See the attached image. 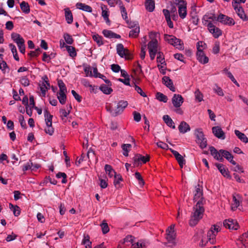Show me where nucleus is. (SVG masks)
Returning <instances> with one entry per match:
<instances>
[{
    "label": "nucleus",
    "mask_w": 248,
    "mask_h": 248,
    "mask_svg": "<svg viewBox=\"0 0 248 248\" xmlns=\"http://www.w3.org/2000/svg\"><path fill=\"white\" fill-rule=\"evenodd\" d=\"M195 135L197 138V143L200 145L201 148H205L207 146V140L204 137L203 132L200 130H197L195 132Z\"/></svg>",
    "instance_id": "39448f33"
},
{
    "label": "nucleus",
    "mask_w": 248,
    "mask_h": 248,
    "mask_svg": "<svg viewBox=\"0 0 248 248\" xmlns=\"http://www.w3.org/2000/svg\"><path fill=\"white\" fill-rule=\"evenodd\" d=\"M66 92H59L57 93V98L60 102V103L63 105L65 103L66 100V95L65 93Z\"/></svg>",
    "instance_id": "473e14b6"
},
{
    "label": "nucleus",
    "mask_w": 248,
    "mask_h": 248,
    "mask_svg": "<svg viewBox=\"0 0 248 248\" xmlns=\"http://www.w3.org/2000/svg\"><path fill=\"white\" fill-rule=\"evenodd\" d=\"M123 181L122 176L120 174H115L114 176L113 184L117 188L120 187V182Z\"/></svg>",
    "instance_id": "c9c22d12"
},
{
    "label": "nucleus",
    "mask_w": 248,
    "mask_h": 248,
    "mask_svg": "<svg viewBox=\"0 0 248 248\" xmlns=\"http://www.w3.org/2000/svg\"><path fill=\"white\" fill-rule=\"evenodd\" d=\"M180 133H185L190 130V126L185 121H182L178 126Z\"/></svg>",
    "instance_id": "4be33fe9"
},
{
    "label": "nucleus",
    "mask_w": 248,
    "mask_h": 248,
    "mask_svg": "<svg viewBox=\"0 0 248 248\" xmlns=\"http://www.w3.org/2000/svg\"><path fill=\"white\" fill-rule=\"evenodd\" d=\"M45 132L49 135H52L54 133V128L52 127V125H46V127L45 129Z\"/></svg>",
    "instance_id": "0e129e2a"
},
{
    "label": "nucleus",
    "mask_w": 248,
    "mask_h": 248,
    "mask_svg": "<svg viewBox=\"0 0 248 248\" xmlns=\"http://www.w3.org/2000/svg\"><path fill=\"white\" fill-rule=\"evenodd\" d=\"M128 25L129 28L136 29L137 27H140L137 21H129L128 20L126 21Z\"/></svg>",
    "instance_id": "052dcab7"
},
{
    "label": "nucleus",
    "mask_w": 248,
    "mask_h": 248,
    "mask_svg": "<svg viewBox=\"0 0 248 248\" xmlns=\"http://www.w3.org/2000/svg\"><path fill=\"white\" fill-rule=\"evenodd\" d=\"M20 7L22 11L25 14H28L30 13V6L27 2H25V1H22L20 4Z\"/></svg>",
    "instance_id": "72a5a7b5"
},
{
    "label": "nucleus",
    "mask_w": 248,
    "mask_h": 248,
    "mask_svg": "<svg viewBox=\"0 0 248 248\" xmlns=\"http://www.w3.org/2000/svg\"><path fill=\"white\" fill-rule=\"evenodd\" d=\"M162 82L168 88H169L170 91L173 92H175V88L173 86V82L169 77L164 76L162 78Z\"/></svg>",
    "instance_id": "dca6fc26"
},
{
    "label": "nucleus",
    "mask_w": 248,
    "mask_h": 248,
    "mask_svg": "<svg viewBox=\"0 0 248 248\" xmlns=\"http://www.w3.org/2000/svg\"><path fill=\"white\" fill-rule=\"evenodd\" d=\"M100 226L103 234H106L109 232V228L106 220L103 221L102 223L100 224Z\"/></svg>",
    "instance_id": "a18cd8bd"
},
{
    "label": "nucleus",
    "mask_w": 248,
    "mask_h": 248,
    "mask_svg": "<svg viewBox=\"0 0 248 248\" xmlns=\"http://www.w3.org/2000/svg\"><path fill=\"white\" fill-rule=\"evenodd\" d=\"M218 22L229 26L233 25L235 24L233 18L221 14L218 15Z\"/></svg>",
    "instance_id": "0eeeda50"
},
{
    "label": "nucleus",
    "mask_w": 248,
    "mask_h": 248,
    "mask_svg": "<svg viewBox=\"0 0 248 248\" xmlns=\"http://www.w3.org/2000/svg\"><path fill=\"white\" fill-rule=\"evenodd\" d=\"M226 135L222 129L218 126V139L223 140L225 139Z\"/></svg>",
    "instance_id": "13d9d810"
},
{
    "label": "nucleus",
    "mask_w": 248,
    "mask_h": 248,
    "mask_svg": "<svg viewBox=\"0 0 248 248\" xmlns=\"http://www.w3.org/2000/svg\"><path fill=\"white\" fill-rule=\"evenodd\" d=\"M234 133L238 138L242 142L247 143L248 142V138L243 133L240 132L238 130H234Z\"/></svg>",
    "instance_id": "7c9ffc66"
},
{
    "label": "nucleus",
    "mask_w": 248,
    "mask_h": 248,
    "mask_svg": "<svg viewBox=\"0 0 248 248\" xmlns=\"http://www.w3.org/2000/svg\"><path fill=\"white\" fill-rule=\"evenodd\" d=\"M106 108L107 111L109 112L111 115L113 117H115L121 113L117 106L113 107V105L110 103L106 104Z\"/></svg>",
    "instance_id": "9d476101"
},
{
    "label": "nucleus",
    "mask_w": 248,
    "mask_h": 248,
    "mask_svg": "<svg viewBox=\"0 0 248 248\" xmlns=\"http://www.w3.org/2000/svg\"><path fill=\"white\" fill-rule=\"evenodd\" d=\"M102 33L103 34L105 37L110 39H120L121 38V36L119 34H116L110 30H104L102 31Z\"/></svg>",
    "instance_id": "a211bd4d"
},
{
    "label": "nucleus",
    "mask_w": 248,
    "mask_h": 248,
    "mask_svg": "<svg viewBox=\"0 0 248 248\" xmlns=\"http://www.w3.org/2000/svg\"><path fill=\"white\" fill-rule=\"evenodd\" d=\"M232 6L239 17L243 20H245V19L247 18V16L245 14L244 10L241 4L233 5Z\"/></svg>",
    "instance_id": "4468645a"
},
{
    "label": "nucleus",
    "mask_w": 248,
    "mask_h": 248,
    "mask_svg": "<svg viewBox=\"0 0 248 248\" xmlns=\"http://www.w3.org/2000/svg\"><path fill=\"white\" fill-rule=\"evenodd\" d=\"M156 62L158 63H160L161 64H165L166 65L163 53L160 51L157 53Z\"/></svg>",
    "instance_id": "37998d69"
},
{
    "label": "nucleus",
    "mask_w": 248,
    "mask_h": 248,
    "mask_svg": "<svg viewBox=\"0 0 248 248\" xmlns=\"http://www.w3.org/2000/svg\"><path fill=\"white\" fill-rule=\"evenodd\" d=\"M51 55H52V53L50 55H47L46 52H44L42 58L43 61L49 62L50 60L52 59Z\"/></svg>",
    "instance_id": "69168bd1"
},
{
    "label": "nucleus",
    "mask_w": 248,
    "mask_h": 248,
    "mask_svg": "<svg viewBox=\"0 0 248 248\" xmlns=\"http://www.w3.org/2000/svg\"><path fill=\"white\" fill-rule=\"evenodd\" d=\"M65 19L68 24H71L73 20V15L69 8L64 9Z\"/></svg>",
    "instance_id": "c756f323"
},
{
    "label": "nucleus",
    "mask_w": 248,
    "mask_h": 248,
    "mask_svg": "<svg viewBox=\"0 0 248 248\" xmlns=\"http://www.w3.org/2000/svg\"><path fill=\"white\" fill-rule=\"evenodd\" d=\"M164 39L168 43L173 45L175 41L180 42V39L177 38L175 36L171 35L165 34Z\"/></svg>",
    "instance_id": "5701e85b"
},
{
    "label": "nucleus",
    "mask_w": 248,
    "mask_h": 248,
    "mask_svg": "<svg viewBox=\"0 0 248 248\" xmlns=\"http://www.w3.org/2000/svg\"><path fill=\"white\" fill-rule=\"evenodd\" d=\"M135 178L139 181V183L140 186H143L144 184V180L141 176V174L139 172H136L135 173Z\"/></svg>",
    "instance_id": "3c124183"
},
{
    "label": "nucleus",
    "mask_w": 248,
    "mask_h": 248,
    "mask_svg": "<svg viewBox=\"0 0 248 248\" xmlns=\"http://www.w3.org/2000/svg\"><path fill=\"white\" fill-rule=\"evenodd\" d=\"M223 157L225 158L232 164H236V162L233 160V157L232 154L226 150L221 149L218 151V160L222 161L223 160Z\"/></svg>",
    "instance_id": "7ed1b4c3"
},
{
    "label": "nucleus",
    "mask_w": 248,
    "mask_h": 248,
    "mask_svg": "<svg viewBox=\"0 0 248 248\" xmlns=\"http://www.w3.org/2000/svg\"><path fill=\"white\" fill-rule=\"evenodd\" d=\"M105 170L106 171V173L108 175V176L111 178L115 175V174H117L115 171L113 169L111 166L106 164L105 166Z\"/></svg>",
    "instance_id": "bb28decb"
},
{
    "label": "nucleus",
    "mask_w": 248,
    "mask_h": 248,
    "mask_svg": "<svg viewBox=\"0 0 248 248\" xmlns=\"http://www.w3.org/2000/svg\"><path fill=\"white\" fill-rule=\"evenodd\" d=\"M140 33V27H137L136 29L131 30L129 33V36L132 38H136Z\"/></svg>",
    "instance_id": "ea45409f"
},
{
    "label": "nucleus",
    "mask_w": 248,
    "mask_h": 248,
    "mask_svg": "<svg viewBox=\"0 0 248 248\" xmlns=\"http://www.w3.org/2000/svg\"><path fill=\"white\" fill-rule=\"evenodd\" d=\"M108 86H107L105 84L101 85L99 89L104 93L106 94H110L113 90L111 88L108 87Z\"/></svg>",
    "instance_id": "f704fd0d"
},
{
    "label": "nucleus",
    "mask_w": 248,
    "mask_h": 248,
    "mask_svg": "<svg viewBox=\"0 0 248 248\" xmlns=\"http://www.w3.org/2000/svg\"><path fill=\"white\" fill-rule=\"evenodd\" d=\"M66 50L70 57L74 58L77 56L76 48L71 46H66Z\"/></svg>",
    "instance_id": "4c0bfd02"
},
{
    "label": "nucleus",
    "mask_w": 248,
    "mask_h": 248,
    "mask_svg": "<svg viewBox=\"0 0 248 248\" xmlns=\"http://www.w3.org/2000/svg\"><path fill=\"white\" fill-rule=\"evenodd\" d=\"M174 226L171 225L167 230L166 239L169 243H171L172 244L171 246V247L175 246L176 245V243L174 241L176 233L174 232Z\"/></svg>",
    "instance_id": "423d86ee"
},
{
    "label": "nucleus",
    "mask_w": 248,
    "mask_h": 248,
    "mask_svg": "<svg viewBox=\"0 0 248 248\" xmlns=\"http://www.w3.org/2000/svg\"><path fill=\"white\" fill-rule=\"evenodd\" d=\"M241 199V197L239 194L233 195L231 206L232 210H235L239 206Z\"/></svg>",
    "instance_id": "f3484780"
},
{
    "label": "nucleus",
    "mask_w": 248,
    "mask_h": 248,
    "mask_svg": "<svg viewBox=\"0 0 248 248\" xmlns=\"http://www.w3.org/2000/svg\"><path fill=\"white\" fill-rule=\"evenodd\" d=\"M207 237L209 242L211 244H215L216 242V234L213 230V227L208 231Z\"/></svg>",
    "instance_id": "aec40b11"
},
{
    "label": "nucleus",
    "mask_w": 248,
    "mask_h": 248,
    "mask_svg": "<svg viewBox=\"0 0 248 248\" xmlns=\"http://www.w3.org/2000/svg\"><path fill=\"white\" fill-rule=\"evenodd\" d=\"M218 170L221 172L222 175L227 178H231V176L228 169L223 165L218 164Z\"/></svg>",
    "instance_id": "6ab92c4d"
},
{
    "label": "nucleus",
    "mask_w": 248,
    "mask_h": 248,
    "mask_svg": "<svg viewBox=\"0 0 248 248\" xmlns=\"http://www.w3.org/2000/svg\"><path fill=\"white\" fill-rule=\"evenodd\" d=\"M76 6L78 9L85 12H92V7L89 5L85 4V3L78 2L76 4Z\"/></svg>",
    "instance_id": "b1692460"
},
{
    "label": "nucleus",
    "mask_w": 248,
    "mask_h": 248,
    "mask_svg": "<svg viewBox=\"0 0 248 248\" xmlns=\"http://www.w3.org/2000/svg\"><path fill=\"white\" fill-rule=\"evenodd\" d=\"M63 37L66 43L69 45H72L74 42V39L72 36L68 33H64Z\"/></svg>",
    "instance_id": "c03bdc74"
},
{
    "label": "nucleus",
    "mask_w": 248,
    "mask_h": 248,
    "mask_svg": "<svg viewBox=\"0 0 248 248\" xmlns=\"http://www.w3.org/2000/svg\"><path fill=\"white\" fill-rule=\"evenodd\" d=\"M202 44V42L199 41L197 43V60L202 64H205L208 62V58L206 57L204 52L202 51V49L200 48V45L201 46Z\"/></svg>",
    "instance_id": "20e7f679"
},
{
    "label": "nucleus",
    "mask_w": 248,
    "mask_h": 248,
    "mask_svg": "<svg viewBox=\"0 0 248 248\" xmlns=\"http://www.w3.org/2000/svg\"><path fill=\"white\" fill-rule=\"evenodd\" d=\"M156 144L158 147H159L161 149H165V150H168V149L170 150L168 144H167L166 143H164L162 141H159V142H157Z\"/></svg>",
    "instance_id": "338daca9"
},
{
    "label": "nucleus",
    "mask_w": 248,
    "mask_h": 248,
    "mask_svg": "<svg viewBox=\"0 0 248 248\" xmlns=\"http://www.w3.org/2000/svg\"><path fill=\"white\" fill-rule=\"evenodd\" d=\"M120 9L122 14V16L123 18L126 21L128 20V16L126 9L124 5L120 6Z\"/></svg>",
    "instance_id": "603ef678"
},
{
    "label": "nucleus",
    "mask_w": 248,
    "mask_h": 248,
    "mask_svg": "<svg viewBox=\"0 0 248 248\" xmlns=\"http://www.w3.org/2000/svg\"><path fill=\"white\" fill-rule=\"evenodd\" d=\"M58 85L60 88L59 92H67V89L65 85L62 80L59 79L58 80Z\"/></svg>",
    "instance_id": "09e8293b"
},
{
    "label": "nucleus",
    "mask_w": 248,
    "mask_h": 248,
    "mask_svg": "<svg viewBox=\"0 0 248 248\" xmlns=\"http://www.w3.org/2000/svg\"><path fill=\"white\" fill-rule=\"evenodd\" d=\"M127 105V102L124 100L120 101L117 104V106H118V108L120 110L121 113Z\"/></svg>",
    "instance_id": "a19ab883"
},
{
    "label": "nucleus",
    "mask_w": 248,
    "mask_h": 248,
    "mask_svg": "<svg viewBox=\"0 0 248 248\" xmlns=\"http://www.w3.org/2000/svg\"><path fill=\"white\" fill-rule=\"evenodd\" d=\"M146 246V243L143 241H139L132 244L133 248H144Z\"/></svg>",
    "instance_id": "49530a36"
},
{
    "label": "nucleus",
    "mask_w": 248,
    "mask_h": 248,
    "mask_svg": "<svg viewBox=\"0 0 248 248\" xmlns=\"http://www.w3.org/2000/svg\"><path fill=\"white\" fill-rule=\"evenodd\" d=\"M111 69L115 73H118L121 69L120 66L117 64H111Z\"/></svg>",
    "instance_id": "774afa93"
},
{
    "label": "nucleus",
    "mask_w": 248,
    "mask_h": 248,
    "mask_svg": "<svg viewBox=\"0 0 248 248\" xmlns=\"http://www.w3.org/2000/svg\"><path fill=\"white\" fill-rule=\"evenodd\" d=\"M9 47L11 49V51L13 54L14 58L16 60L19 61V57L18 56L17 52L16 46L13 44H10L9 45Z\"/></svg>",
    "instance_id": "58836bf2"
},
{
    "label": "nucleus",
    "mask_w": 248,
    "mask_h": 248,
    "mask_svg": "<svg viewBox=\"0 0 248 248\" xmlns=\"http://www.w3.org/2000/svg\"><path fill=\"white\" fill-rule=\"evenodd\" d=\"M155 97L158 101L164 103H166L168 100L167 96L160 92L156 93Z\"/></svg>",
    "instance_id": "e433bc0d"
},
{
    "label": "nucleus",
    "mask_w": 248,
    "mask_h": 248,
    "mask_svg": "<svg viewBox=\"0 0 248 248\" xmlns=\"http://www.w3.org/2000/svg\"><path fill=\"white\" fill-rule=\"evenodd\" d=\"M193 193L194 194L193 200L203 197V188L202 186L200 184L196 186Z\"/></svg>",
    "instance_id": "2eb2a0df"
},
{
    "label": "nucleus",
    "mask_w": 248,
    "mask_h": 248,
    "mask_svg": "<svg viewBox=\"0 0 248 248\" xmlns=\"http://www.w3.org/2000/svg\"><path fill=\"white\" fill-rule=\"evenodd\" d=\"M205 208H199L197 207H193V211L191 213L189 224L193 227L198 224L199 221L202 218Z\"/></svg>",
    "instance_id": "f03ea898"
},
{
    "label": "nucleus",
    "mask_w": 248,
    "mask_h": 248,
    "mask_svg": "<svg viewBox=\"0 0 248 248\" xmlns=\"http://www.w3.org/2000/svg\"><path fill=\"white\" fill-rule=\"evenodd\" d=\"M42 52L40 48L36 49L34 51H31L29 55L31 57H37Z\"/></svg>",
    "instance_id": "8fccbe9b"
},
{
    "label": "nucleus",
    "mask_w": 248,
    "mask_h": 248,
    "mask_svg": "<svg viewBox=\"0 0 248 248\" xmlns=\"http://www.w3.org/2000/svg\"><path fill=\"white\" fill-rule=\"evenodd\" d=\"M131 147V145L130 144H124L122 146V148L124 150L123 155L125 156L128 155L129 148Z\"/></svg>",
    "instance_id": "de8ad7c7"
},
{
    "label": "nucleus",
    "mask_w": 248,
    "mask_h": 248,
    "mask_svg": "<svg viewBox=\"0 0 248 248\" xmlns=\"http://www.w3.org/2000/svg\"><path fill=\"white\" fill-rule=\"evenodd\" d=\"M195 96L196 100L199 102H201L203 99V95L200 91L199 89H197L195 92Z\"/></svg>",
    "instance_id": "864d4df0"
},
{
    "label": "nucleus",
    "mask_w": 248,
    "mask_h": 248,
    "mask_svg": "<svg viewBox=\"0 0 248 248\" xmlns=\"http://www.w3.org/2000/svg\"><path fill=\"white\" fill-rule=\"evenodd\" d=\"M90 239V236L88 234H84L81 243L85 246V248H92V242Z\"/></svg>",
    "instance_id": "393cba45"
},
{
    "label": "nucleus",
    "mask_w": 248,
    "mask_h": 248,
    "mask_svg": "<svg viewBox=\"0 0 248 248\" xmlns=\"http://www.w3.org/2000/svg\"><path fill=\"white\" fill-rule=\"evenodd\" d=\"M132 159L134 165L135 166H138L140 164V161H141L144 164L149 161L150 156L149 155H147L146 156H144L140 154H136Z\"/></svg>",
    "instance_id": "1a4fd4ad"
},
{
    "label": "nucleus",
    "mask_w": 248,
    "mask_h": 248,
    "mask_svg": "<svg viewBox=\"0 0 248 248\" xmlns=\"http://www.w3.org/2000/svg\"><path fill=\"white\" fill-rule=\"evenodd\" d=\"M93 39L95 42H96L98 46H101L104 44L102 41L103 37L98 34H94L93 35Z\"/></svg>",
    "instance_id": "79ce46f5"
},
{
    "label": "nucleus",
    "mask_w": 248,
    "mask_h": 248,
    "mask_svg": "<svg viewBox=\"0 0 248 248\" xmlns=\"http://www.w3.org/2000/svg\"><path fill=\"white\" fill-rule=\"evenodd\" d=\"M173 46L180 50L184 49V48L183 43L181 39H180V42L175 41Z\"/></svg>",
    "instance_id": "e2e57ef3"
},
{
    "label": "nucleus",
    "mask_w": 248,
    "mask_h": 248,
    "mask_svg": "<svg viewBox=\"0 0 248 248\" xmlns=\"http://www.w3.org/2000/svg\"><path fill=\"white\" fill-rule=\"evenodd\" d=\"M163 119L166 124L173 129L175 128L174 123L171 118L168 115H165L163 117Z\"/></svg>",
    "instance_id": "a878e982"
},
{
    "label": "nucleus",
    "mask_w": 248,
    "mask_h": 248,
    "mask_svg": "<svg viewBox=\"0 0 248 248\" xmlns=\"http://www.w3.org/2000/svg\"><path fill=\"white\" fill-rule=\"evenodd\" d=\"M145 6L148 11L152 12L155 9V1L153 0H146L145 2Z\"/></svg>",
    "instance_id": "c85d7f7f"
},
{
    "label": "nucleus",
    "mask_w": 248,
    "mask_h": 248,
    "mask_svg": "<svg viewBox=\"0 0 248 248\" xmlns=\"http://www.w3.org/2000/svg\"><path fill=\"white\" fill-rule=\"evenodd\" d=\"M149 51H157V41L156 39L150 41L148 45Z\"/></svg>",
    "instance_id": "cd10ccee"
},
{
    "label": "nucleus",
    "mask_w": 248,
    "mask_h": 248,
    "mask_svg": "<svg viewBox=\"0 0 248 248\" xmlns=\"http://www.w3.org/2000/svg\"><path fill=\"white\" fill-rule=\"evenodd\" d=\"M184 99L180 94H174L172 98V103L175 108L180 107L183 104Z\"/></svg>",
    "instance_id": "ddd939ff"
},
{
    "label": "nucleus",
    "mask_w": 248,
    "mask_h": 248,
    "mask_svg": "<svg viewBox=\"0 0 248 248\" xmlns=\"http://www.w3.org/2000/svg\"><path fill=\"white\" fill-rule=\"evenodd\" d=\"M191 17L192 23L197 25L199 22V18L196 12H192L191 13Z\"/></svg>",
    "instance_id": "5fc2aeb1"
},
{
    "label": "nucleus",
    "mask_w": 248,
    "mask_h": 248,
    "mask_svg": "<svg viewBox=\"0 0 248 248\" xmlns=\"http://www.w3.org/2000/svg\"><path fill=\"white\" fill-rule=\"evenodd\" d=\"M32 166H33L32 162L30 160L29 162H28L26 164H25L22 168L23 171H25L26 170H28L30 169L31 170Z\"/></svg>",
    "instance_id": "680f3d73"
},
{
    "label": "nucleus",
    "mask_w": 248,
    "mask_h": 248,
    "mask_svg": "<svg viewBox=\"0 0 248 248\" xmlns=\"http://www.w3.org/2000/svg\"><path fill=\"white\" fill-rule=\"evenodd\" d=\"M19 122L21 125V126L24 128L26 129L27 127L26 123L24 120V117L23 115H20L19 116Z\"/></svg>",
    "instance_id": "bf43d9fd"
},
{
    "label": "nucleus",
    "mask_w": 248,
    "mask_h": 248,
    "mask_svg": "<svg viewBox=\"0 0 248 248\" xmlns=\"http://www.w3.org/2000/svg\"><path fill=\"white\" fill-rule=\"evenodd\" d=\"M193 201L195 202H196V204L194 205V206L197 207L199 208H204V206L206 203V201L203 196L199 199L194 200Z\"/></svg>",
    "instance_id": "412c9836"
},
{
    "label": "nucleus",
    "mask_w": 248,
    "mask_h": 248,
    "mask_svg": "<svg viewBox=\"0 0 248 248\" xmlns=\"http://www.w3.org/2000/svg\"><path fill=\"white\" fill-rule=\"evenodd\" d=\"M202 22L207 25L209 31L213 34L215 38H217V31H216V25L217 24V17L215 14L208 13L204 15L202 19Z\"/></svg>",
    "instance_id": "f257e3e1"
},
{
    "label": "nucleus",
    "mask_w": 248,
    "mask_h": 248,
    "mask_svg": "<svg viewBox=\"0 0 248 248\" xmlns=\"http://www.w3.org/2000/svg\"><path fill=\"white\" fill-rule=\"evenodd\" d=\"M21 84L25 86H28L30 85V80L27 77H23L20 79Z\"/></svg>",
    "instance_id": "6e6d98bb"
},
{
    "label": "nucleus",
    "mask_w": 248,
    "mask_h": 248,
    "mask_svg": "<svg viewBox=\"0 0 248 248\" xmlns=\"http://www.w3.org/2000/svg\"><path fill=\"white\" fill-rule=\"evenodd\" d=\"M223 226L226 228L232 230H236L239 227L237 221L232 219L225 220L223 222Z\"/></svg>",
    "instance_id": "6e6552de"
},
{
    "label": "nucleus",
    "mask_w": 248,
    "mask_h": 248,
    "mask_svg": "<svg viewBox=\"0 0 248 248\" xmlns=\"http://www.w3.org/2000/svg\"><path fill=\"white\" fill-rule=\"evenodd\" d=\"M237 244L239 248H248V231L242 234Z\"/></svg>",
    "instance_id": "9b49d317"
},
{
    "label": "nucleus",
    "mask_w": 248,
    "mask_h": 248,
    "mask_svg": "<svg viewBox=\"0 0 248 248\" xmlns=\"http://www.w3.org/2000/svg\"><path fill=\"white\" fill-rule=\"evenodd\" d=\"M44 116L45 118V122L46 125H52V119L53 115H51L47 109L44 110Z\"/></svg>",
    "instance_id": "2f4dec72"
},
{
    "label": "nucleus",
    "mask_w": 248,
    "mask_h": 248,
    "mask_svg": "<svg viewBox=\"0 0 248 248\" xmlns=\"http://www.w3.org/2000/svg\"><path fill=\"white\" fill-rule=\"evenodd\" d=\"M133 86H134L135 87V90L139 93L140 94V95L143 97H145L146 96V94L145 93H144L142 89H141L140 87H139L138 86H137L135 83H133Z\"/></svg>",
    "instance_id": "4d7b16f0"
},
{
    "label": "nucleus",
    "mask_w": 248,
    "mask_h": 248,
    "mask_svg": "<svg viewBox=\"0 0 248 248\" xmlns=\"http://www.w3.org/2000/svg\"><path fill=\"white\" fill-rule=\"evenodd\" d=\"M170 150L175 156L180 167L183 168V165L186 163V160L184 159L183 156L180 155L177 151H175L171 148L170 149Z\"/></svg>",
    "instance_id": "f8f14e48"
}]
</instances>
